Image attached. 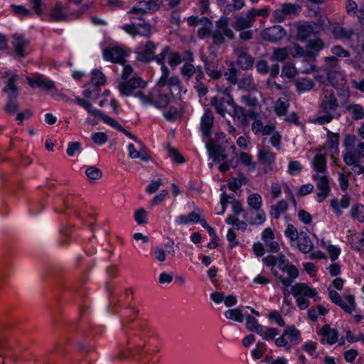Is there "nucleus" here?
<instances>
[{
  "label": "nucleus",
  "mask_w": 364,
  "mask_h": 364,
  "mask_svg": "<svg viewBox=\"0 0 364 364\" xmlns=\"http://www.w3.org/2000/svg\"><path fill=\"white\" fill-rule=\"evenodd\" d=\"M18 79V75H14L8 80L6 86L2 89L3 92L8 94V99L4 109L8 114H14L18 110V89L16 82Z\"/></svg>",
  "instance_id": "nucleus-1"
},
{
  "label": "nucleus",
  "mask_w": 364,
  "mask_h": 364,
  "mask_svg": "<svg viewBox=\"0 0 364 364\" xmlns=\"http://www.w3.org/2000/svg\"><path fill=\"white\" fill-rule=\"evenodd\" d=\"M324 21L319 19L314 23H304L297 28L296 38L301 41H309L316 38V35L323 28Z\"/></svg>",
  "instance_id": "nucleus-2"
},
{
  "label": "nucleus",
  "mask_w": 364,
  "mask_h": 364,
  "mask_svg": "<svg viewBox=\"0 0 364 364\" xmlns=\"http://www.w3.org/2000/svg\"><path fill=\"white\" fill-rule=\"evenodd\" d=\"M229 39H233L234 33L231 29L228 28V20L227 18L223 17L216 22V28L212 33L213 43L216 46H220L225 42V37Z\"/></svg>",
  "instance_id": "nucleus-3"
},
{
  "label": "nucleus",
  "mask_w": 364,
  "mask_h": 364,
  "mask_svg": "<svg viewBox=\"0 0 364 364\" xmlns=\"http://www.w3.org/2000/svg\"><path fill=\"white\" fill-rule=\"evenodd\" d=\"M156 48V44L151 41H147L143 46H138L135 50L136 60L144 63L154 60Z\"/></svg>",
  "instance_id": "nucleus-4"
},
{
  "label": "nucleus",
  "mask_w": 364,
  "mask_h": 364,
  "mask_svg": "<svg viewBox=\"0 0 364 364\" xmlns=\"http://www.w3.org/2000/svg\"><path fill=\"white\" fill-rule=\"evenodd\" d=\"M146 86V82L140 77H132L127 82L119 83L118 87L120 93L123 95L129 96L132 94L135 95L134 91L136 88H144Z\"/></svg>",
  "instance_id": "nucleus-5"
},
{
  "label": "nucleus",
  "mask_w": 364,
  "mask_h": 364,
  "mask_svg": "<svg viewBox=\"0 0 364 364\" xmlns=\"http://www.w3.org/2000/svg\"><path fill=\"white\" fill-rule=\"evenodd\" d=\"M103 56L106 60L124 65V58L127 56V53L119 46L109 47L103 50Z\"/></svg>",
  "instance_id": "nucleus-6"
},
{
  "label": "nucleus",
  "mask_w": 364,
  "mask_h": 364,
  "mask_svg": "<svg viewBox=\"0 0 364 364\" xmlns=\"http://www.w3.org/2000/svg\"><path fill=\"white\" fill-rule=\"evenodd\" d=\"M135 97L140 98L144 104L154 105L159 109L166 107L170 102L169 97L166 94H159L155 101L153 100L152 97L146 96L141 91L136 92Z\"/></svg>",
  "instance_id": "nucleus-7"
},
{
  "label": "nucleus",
  "mask_w": 364,
  "mask_h": 364,
  "mask_svg": "<svg viewBox=\"0 0 364 364\" xmlns=\"http://www.w3.org/2000/svg\"><path fill=\"white\" fill-rule=\"evenodd\" d=\"M286 36V31L281 26H274L264 29L262 32L264 40L269 42H277Z\"/></svg>",
  "instance_id": "nucleus-8"
},
{
  "label": "nucleus",
  "mask_w": 364,
  "mask_h": 364,
  "mask_svg": "<svg viewBox=\"0 0 364 364\" xmlns=\"http://www.w3.org/2000/svg\"><path fill=\"white\" fill-rule=\"evenodd\" d=\"M234 103V100L230 95L222 97H214L210 100L211 106L214 107L217 112L222 117H225L227 112L225 105L232 106Z\"/></svg>",
  "instance_id": "nucleus-9"
},
{
  "label": "nucleus",
  "mask_w": 364,
  "mask_h": 364,
  "mask_svg": "<svg viewBox=\"0 0 364 364\" xmlns=\"http://www.w3.org/2000/svg\"><path fill=\"white\" fill-rule=\"evenodd\" d=\"M136 146L130 144L128 146L129 156L130 158L136 159H140L143 161H149L151 159L150 156L146 151V147L141 141H139Z\"/></svg>",
  "instance_id": "nucleus-10"
},
{
  "label": "nucleus",
  "mask_w": 364,
  "mask_h": 364,
  "mask_svg": "<svg viewBox=\"0 0 364 364\" xmlns=\"http://www.w3.org/2000/svg\"><path fill=\"white\" fill-rule=\"evenodd\" d=\"M214 117L213 112L208 109L201 118L200 129L203 136L208 138L209 141H212L211 129L213 126Z\"/></svg>",
  "instance_id": "nucleus-11"
},
{
  "label": "nucleus",
  "mask_w": 364,
  "mask_h": 364,
  "mask_svg": "<svg viewBox=\"0 0 364 364\" xmlns=\"http://www.w3.org/2000/svg\"><path fill=\"white\" fill-rule=\"evenodd\" d=\"M28 41L21 35H14L12 45L14 46V52L18 58H22L26 56V50L28 46Z\"/></svg>",
  "instance_id": "nucleus-12"
},
{
  "label": "nucleus",
  "mask_w": 364,
  "mask_h": 364,
  "mask_svg": "<svg viewBox=\"0 0 364 364\" xmlns=\"http://www.w3.org/2000/svg\"><path fill=\"white\" fill-rule=\"evenodd\" d=\"M337 98L333 93L329 95H325L321 104V109L323 113L334 114L338 107Z\"/></svg>",
  "instance_id": "nucleus-13"
},
{
  "label": "nucleus",
  "mask_w": 364,
  "mask_h": 364,
  "mask_svg": "<svg viewBox=\"0 0 364 364\" xmlns=\"http://www.w3.org/2000/svg\"><path fill=\"white\" fill-rule=\"evenodd\" d=\"M257 71L262 75H265L269 72L272 78L276 77L279 73V65L278 63L273 64L271 68L269 67L265 60H259L256 63Z\"/></svg>",
  "instance_id": "nucleus-14"
},
{
  "label": "nucleus",
  "mask_w": 364,
  "mask_h": 364,
  "mask_svg": "<svg viewBox=\"0 0 364 364\" xmlns=\"http://www.w3.org/2000/svg\"><path fill=\"white\" fill-rule=\"evenodd\" d=\"M274 275L280 280L284 287H287L291 285L293 279L296 278L299 275L298 269L292 264H290L285 271H287L289 278H285L282 275H279L275 269H272Z\"/></svg>",
  "instance_id": "nucleus-15"
},
{
  "label": "nucleus",
  "mask_w": 364,
  "mask_h": 364,
  "mask_svg": "<svg viewBox=\"0 0 364 364\" xmlns=\"http://www.w3.org/2000/svg\"><path fill=\"white\" fill-rule=\"evenodd\" d=\"M291 293L294 296L303 295L309 298L314 297L317 294L316 289L310 288L305 283H296L291 287Z\"/></svg>",
  "instance_id": "nucleus-16"
},
{
  "label": "nucleus",
  "mask_w": 364,
  "mask_h": 364,
  "mask_svg": "<svg viewBox=\"0 0 364 364\" xmlns=\"http://www.w3.org/2000/svg\"><path fill=\"white\" fill-rule=\"evenodd\" d=\"M237 64L242 70L251 69L254 65V58L248 54L244 49L237 50Z\"/></svg>",
  "instance_id": "nucleus-17"
},
{
  "label": "nucleus",
  "mask_w": 364,
  "mask_h": 364,
  "mask_svg": "<svg viewBox=\"0 0 364 364\" xmlns=\"http://www.w3.org/2000/svg\"><path fill=\"white\" fill-rule=\"evenodd\" d=\"M297 245L303 253H309L314 249V243L310 237L303 231L299 233Z\"/></svg>",
  "instance_id": "nucleus-18"
},
{
  "label": "nucleus",
  "mask_w": 364,
  "mask_h": 364,
  "mask_svg": "<svg viewBox=\"0 0 364 364\" xmlns=\"http://www.w3.org/2000/svg\"><path fill=\"white\" fill-rule=\"evenodd\" d=\"M324 48V43L321 38L309 39L306 46V56L314 57Z\"/></svg>",
  "instance_id": "nucleus-19"
},
{
  "label": "nucleus",
  "mask_w": 364,
  "mask_h": 364,
  "mask_svg": "<svg viewBox=\"0 0 364 364\" xmlns=\"http://www.w3.org/2000/svg\"><path fill=\"white\" fill-rule=\"evenodd\" d=\"M250 210L244 214V218L250 224V225H261L262 224L266 219L265 213L263 210Z\"/></svg>",
  "instance_id": "nucleus-20"
},
{
  "label": "nucleus",
  "mask_w": 364,
  "mask_h": 364,
  "mask_svg": "<svg viewBox=\"0 0 364 364\" xmlns=\"http://www.w3.org/2000/svg\"><path fill=\"white\" fill-rule=\"evenodd\" d=\"M62 2L57 1L55 6L52 8L50 14V21L55 22L65 21L68 16L62 10Z\"/></svg>",
  "instance_id": "nucleus-21"
},
{
  "label": "nucleus",
  "mask_w": 364,
  "mask_h": 364,
  "mask_svg": "<svg viewBox=\"0 0 364 364\" xmlns=\"http://www.w3.org/2000/svg\"><path fill=\"white\" fill-rule=\"evenodd\" d=\"M232 112L230 113L232 117H234L235 119H237L240 124L241 127H246L248 125V120L245 117L246 110L241 106L233 104L232 106Z\"/></svg>",
  "instance_id": "nucleus-22"
},
{
  "label": "nucleus",
  "mask_w": 364,
  "mask_h": 364,
  "mask_svg": "<svg viewBox=\"0 0 364 364\" xmlns=\"http://www.w3.org/2000/svg\"><path fill=\"white\" fill-rule=\"evenodd\" d=\"M321 333L326 337V342L330 345L334 344L338 341V331L335 328H331L328 324L322 327Z\"/></svg>",
  "instance_id": "nucleus-23"
},
{
  "label": "nucleus",
  "mask_w": 364,
  "mask_h": 364,
  "mask_svg": "<svg viewBox=\"0 0 364 364\" xmlns=\"http://www.w3.org/2000/svg\"><path fill=\"white\" fill-rule=\"evenodd\" d=\"M316 187L320 191L317 193V196L320 198L318 201L322 202L328 196L331 190L328 178L327 177L321 178V181L316 183Z\"/></svg>",
  "instance_id": "nucleus-24"
},
{
  "label": "nucleus",
  "mask_w": 364,
  "mask_h": 364,
  "mask_svg": "<svg viewBox=\"0 0 364 364\" xmlns=\"http://www.w3.org/2000/svg\"><path fill=\"white\" fill-rule=\"evenodd\" d=\"M92 82L95 85V89L97 91L95 99L99 97V92L100 89L99 86L103 85L105 83V75L100 70H95L92 73Z\"/></svg>",
  "instance_id": "nucleus-25"
},
{
  "label": "nucleus",
  "mask_w": 364,
  "mask_h": 364,
  "mask_svg": "<svg viewBox=\"0 0 364 364\" xmlns=\"http://www.w3.org/2000/svg\"><path fill=\"white\" fill-rule=\"evenodd\" d=\"M350 205V197L348 195H344L339 201L338 199L334 198L331 202V206L333 209V210L336 212L337 215L341 214V210L339 208V206L341 208H348Z\"/></svg>",
  "instance_id": "nucleus-26"
},
{
  "label": "nucleus",
  "mask_w": 364,
  "mask_h": 364,
  "mask_svg": "<svg viewBox=\"0 0 364 364\" xmlns=\"http://www.w3.org/2000/svg\"><path fill=\"white\" fill-rule=\"evenodd\" d=\"M257 334L262 336L265 340L273 339L279 333V330L276 328L270 327H257Z\"/></svg>",
  "instance_id": "nucleus-27"
},
{
  "label": "nucleus",
  "mask_w": 364,
  "mask_h": 364,
  "mask_svg": "<svg viewBox=\"0 0 364 364\" xmlns=\"http://www.w3.org/2000/svg\"><path fill=\"white\" fill-rule=\"evenodd\" d=\"M348 304H345L343 300L341 299L340 302H338L336 305L342 308L346 313L351 314L352 311L355 309V299L353 295H347L345 296Z\"/></svg>",
  "instance_id": "nucleus-28"
},
{
  "label": "nucleus",
  "mask_w": 364,
  "mask_h": 364,
  "mask_svg": "<svg viewBox=\"0 0 364 364\" xmlns=\"http://www.w3.org/2000/svg\"><path fill=\"white\" fill-rule=\"evenodd\" d=\"M259 160L263 164H271L274 161L275 156L269 150L263 148L259 151Z\"/></svg>",
  "instance_id": "nucleus-29"
},
{
  "label": "nucleus",
  "mask_w": 364,
  "mask_h": 364,
  "mask_svg": "<svg viewBox=\"0 0 364 364\" xmlns=\"http://www.w3.org/2000/svg\"><path fill=\"white\" fill-rule=\"evenodd\" d=\"M202 60L205 62V70L208 75L213 79H218L221 76V73L217 69L215 65L210 61H208L203 58Z\"/></svg>",
  "instance_id": "nucleus-30"
},
{
  "label": "nucleus",
  "mask_w": 364,
  "mask_h": 364,
  "mask_svg": "<svg viewBox=\"0 0 364 364\" xmlns=\"http://www.w3.org/2000/svg\"><path fill=\"white\" fill-rule=\"evenodd\" d=\"M200 21L204 22V27L198 31V37L200 38H204L209 36H212L213 31H211L210 28L212 26V22L206 17H203Z\"/></svg>",
  "instance_id": "nucleus-31"
},
{
  "label": "nucleus",
  "mask_w": 364,
  "mask_h": 364,
  "mask_svg": "<svg viewBox=\"0 0 364 364\" xmlns=\"http://www.w3.org/2000/svg\"><path fill=\"white\" fill-rule=\"evenodd\" d=\"M314 169L318 172H324L326 169V160L322 154H316L313 160Z\"/></svg>",
  "instance_id": "nucleus-32"
},
{
  "label": "nucleus",
  "mask_w": 364,
  "mask_h": 364,
  "mask_svg": "<svg viewBox=\"0 0 364 364\" xmlns=\"http://www.w3.org/2000/svg\"><path fill=\"white\" fill-rule=\"evenodd\" d=\"M289 57V53L287 48H279L274 50L272 58L273 60L278 62H284Z\"/></svg>",
  "instance_id": "nucleus-33"
},
{
  "label": "nucleus",
  "mask_w": 364,
  "mask_h": 364,
  "mask_svg": "<svg viewBox=\"0 0 364 364\" xmlns=\"http://www.w3.org/2000/svg\"><path fill=\"white\" fill-rule=\"evenodd\" d=\"M225 316L227 318L242 323L244 320V316L242 311L239 309H229L225 311Z\"/></svg>",
  "instance_id": "nucleus-34"
},
{
  "label": "nucleus",
  "mask_w": 364,
  "mask_h": 364,
  "mask_svg": "<svg viewBox=\"0 0 364 364\" xmlns=\"http://www.w3.org/2000/svg\"><path fill=\"white\" fill-rule=\"evenodd\" d=\"M350 215L360 223L364 222V205L360 204L353 205L350 210Z\"/></svg>",
  "instance_id": "nucleus-35"
},
{
  "label": "nucleus",
  "mask_w": 364,
  "mask_h": 364,
  "mask_svg": "<svg viewBox=\"0 0 364 364\" xmlns=\"http://www.w3.org/2000/svg\"><path fill=\"white\" fill-rule=\"evenodd\" d=\"M248 205L255 211L262 210V197L259 194H252L247 198Z\"/></svg>",
  "instance_id": "nucleus-36"
},
{
  "label": "nucleus",
  "mask_w": 364,
  "mask_h": 364,
  "mask_svg": "<svg viewBox=\"0 0 364 364\" xmlns=\"http://www.w3.org/2000/svg\"><path fill=\"white\" fill-rule=\"evenodd\" d=\"M346 109L352 111L353 113V119L355 120H359L363 118L364 117V109L360 105H348L346 107Z\"/></svg>",
  "instance_id": "nucleus-37"
},
{
  "label": "nucleus",
  "mask_w": 364,
  "mask_h": 364,
  "mask_svg": "<svg viewBox=\"0 0 364 364\" xmlns=\"http://www.w3.org/2000/svg\"><path fill=\"white\" fill-rule=\"evenodd\" d=\"M252 20L248 18L247 16L246 18L240 17L236 19L233 27L237 31H242L252 26Z\"/></svg>",
  "instance_id": "nucleus-38"
},
{
  "label": "nucleus",
  "mask_w": 364,
  "mask_h": 364,
  "mask_svg": "<svg viewBox=\"0 0 364 364\" xmlns=\"http://www.w3.org/2000/svg\"><path fill=\"white\" fill-rule=\"evenodd\" d=\"M288 208V204L286 200H281L275 205L272 206V210L275 218H279L280 214L286 211Z\"/></svg>",
  "instance_id": "nucleus-39"
},
{
  "label": "nucleus",
  "mask_w": 364,
  "mask_h": 364,
  "mask_svg": "<svg viewBox=\"0 0 364 364\" xmlns=\"http://www.w3.org/2000/svg\"><path fill=\"white\" fill-rule=\"evenodd\" d=\"M86 176L92 181L99 180L102 176V173L100 168L95 166H89L85 171Z\"/></svg>",
  "instance_id": "nucleus-40"
},
{
  "label": "nucleus",
  "mask_w": 364,
  "mask_h": 364,
  "mask_svg": "<svg viewBox=\"0 0 364 364\" xmlns=\"http://www.w3.org/2000/svg\"><path fill=\"white\" fill-rule=\"evenodd\" d=\"M262 326L258 323L257 320L255 317L250 315L246 316V327L249 331L257 333V327Z\"/></svg>",
  "instance_id": "nucleus-41"
},
{
  "label": "nucleus",
  "mask_w": 364,
  "mask_h": 364,
  "mask_svg": "<svg viewBox=\"0 0 364 364\" xmlns=\"http://www.w3.org/2000/svg\"><path fill=\"white\" fill-rule=\"evenodd\" d=\"M282 9H283L286 16L291 14L295 15L299 13V11H300L301 6L296 4L286 3L282 4Z\"/></svg>",
  "instance_id": "nucleus-42"
},
{
  "label": "nucleus",
  "mask_w": 364,
  "mask_h": 364,
  "mask_svg": "<svg viewBox=\"0 0 364 364\" xmlns=\"http://www.w3.org/2000/svg\"><path fill=\"white\" fill-rule=\"evenodd\" d=\"M269 15L268 10L266 8H263L259 10H256L255 9H252L249 10L246 14L248 18L254 21V18L255 16H259L262 17H267Z\"/></svg>",
  "instance_id": "nucleus-43"
},
{
  "label": "nucleus",
  "mask_w": 364,
  "mask_h": 364,
  "mask_svg": "<svg viewBox=\"0 0 364 364\" xmlns=\"http://www.w3.org/2000/svg\"><path fill=\"white\" fill-rule=\"evenodd\" d=\"M297 72L294 65L290 63H287L282 68L281 76H285L289 79L294 78Z\"/></svg>",
  "instance_id": "nucleus-44"
},
{
  "label": "nucleus",
  "mask_w": 364,
  "mask_h": 364,
  "mask_svg": "<svg viewBox=\"0 0 364 364\" xmlns=\"http://www.w3.org/2000/svg\"><path fill=\"white\" fill-rule=\"evenodd\" d=\"M288 106L289 104L286 101L282 100L281 98L279 99L275 105V112L277 114V115H285Z\"/></svg>",
  "instance_id": "nucleus-45"
},
{
  "label": "nucleus",
  "mask_w": 364,
  "mask_h": 364,
  "mask_svg": "<svg viewBox=\"0 0 364 364\" xmlns=\"http://www.w3.org/2000/svg\"><path fill=\"white\" fill-rule=\"evenodd\" d=\"M168 151L169 156L176 163L182 164L185 161L183 156L178 152V149L168 146Z\"/></svg>",
  "instance_id": "nucleus-46"
},
{
  "label": "nucleus",
  "mask_w": 364,
  "mask_h": 364,
  "mask_svg": "<svg viewBox=\"0 0 364 364\" xmlns=\"http://www.w3.org/2000/svg\"><path fill=\"white\" fill-rule=\"evenodd\" d=\"M300 334V331L294 326H287L283 331V336H289L292 340L298 339Z\"/></svg>",
  "instance_id": "nucleus-47"
},
{
  "label": "nucleus",
  "mask_w": 364,
  "mask_h": 364,
  "mask_svg": "<svg viewBox=\"0 0 364 364\" xmlns=\"http://www.w3.org/2000/svg\"><path fill=\"white\" fill-rule=\"evenodd\" d=\"M239 87L244 90H255V85L250 76L245 77L239 81Z\"/></svg>",
  "instance_id": "nucleus-48"
},
{
  "label": "nucleus",
  "mask_w": 364,
  "mask_h": 364,
  "mask_svg": "<svg viewBox=\"0 0 364 364\" xmlns=\"http://www.w3.org/2000/svg\"><path fill=\"white\" fill-rule=\"evenodd\" d=\"M240 161L245 166L250 167V169H255L256 164L252 161V156L249 154L242 152L240 154Z\"/></svg>",
  "instance_id": "nucleus-49"
},
{
  "label": "nucleus",
  "mask_w": 364,
  "mask_h": 364,
  "mask_svg": "<svg viewBox=\"0 0 364 364\" xmlns=\"http://www.w3.org/2000/svg\"><path fill=\"white\" fill-rule=\"evenodd\" d=\"M314 84L313 81L308 79H301L297 83L296 87L297 89L300 91L303 90H310L313 88Z\"/></svg>",
  "instance_id": "nucleus-50"
},
{
  "label": "nucleus",
  "mask_w": 364,
  "mask_h": 364,
  "mask_svg": "<svg viewBox=\"0 0 364 364\" xmlns=\"http://www.w3.org/2000/svg\"><path fill=\"white\" fill-rule=\"evenodd\" d=\"M137 35L149 37L151 35V26L148 23H139L137 25Z\"/></svg>",
  "instance_id": "nucleus-51"
},
{
  "label": "nucleus",
  "mask_w": 364,
  "mask_h": 364,
  "mask_svg": "<svg viewBox=\"0 0 364 364\" xmlns=\"http://www.w3.org/2000/svg\"><path fill=\"white\" fill-rule=\"evenodd\" d=\"M285 235L291 241L297 240L299 237V234L296 228L291 224H289L287 225V230H285Z\"/></svg>",
  "instance_id": "nucleus-52"
},
{
  "label": "nucleus",
  "mask_w": 364,
  "mask_h": 364,
  "mask_svg": "<svg viewBox=\"0 0 364 364\" xmlns=\"http://www.w3.org/2000/svg\"><path fill=\"white\" fill-rule=\"evenodd\" d=\"M98 117H100L104 122L112 126V127L117 129L118 130L122 128V125L119 124L114 119L105 114L102 112H101V114H100Z\"/></svg>",
  "instance_id": "nucleus-53"
},
{
  "label": "nucleus",
  "mask_w": 364,
  "mask_h": 364,
  "mask_svg": "<svg viewBox=\"0 0 364 364\" xmlns=\"http://www.w3.org/2000/svg\"><path fill=\"white\" fill-rule=\"evenodd\" d=\"M328 146L331 149H336L337 150L339 141V135L338 134H334L331 132H328Z\"/></svg>",
  "instance_id": "nucleus-54"
},
{
  "label": "nucleus",
  "mask_w": 364,
  "mask_h": 364,
  "mask_svg": "<svg viewBox=\"0 0 364 364\" xmlns=\"http://www.w3.org/2000/svg\"><path fill=\"white\" fill-rule=\"evenodd\" d=\"M195 71L196 68L191 63H186L181 68V74L187 77V80L191 78Z\"/></svg>",
  "instance_id": "nucleus-55"
},
{
  "label": "nucleus",
  "mask_w": 364,
  "mask_h": 364,
  "mask_svg": "<svg viewBox=\"0 0 364 364\" xmlns=\"http://www.w3.org/2000/svg\"><path fill=\"white\" fill-rule=\"evenodd\" d=\"M134 219L138 224L146 223V211L144 208H140L134 213Z\"/></svg>",
  "instance_id": "nucleus-56"
},
{
  "label": "nucleus",
  "mask_w": 364,
  "mask_h": 364,
  "mask_svg": "<svg viewBox=\"0 0 364 364\" xmlns=\"http://www.w3.org/2000/svg\"><path fill=\"white\" fill-rule=\"evenodd\" d=\"M11 8L14 13L20 17L28 16L31 14V11L26 9L23 6H17L12 4Z\"/></svg>",
  "instance_id": "nucleus-57"
},
{
  "label": "nucleus",
  "mask_w": 364,
  "mask_h": 364,
  "mask_svg": "<svg viewBox=\"0 0 364 364\" xmlns=\"http://www.w3.org/2000/svg\"><path fill=\"white\" fill-rule=\"evenodd\" d=\"M92 140L97 144H104L107 141V135L104 132H97L92 134Z\"/></svg>",
  "instance_id": "nucleus-58"
},
{
  "label": "nucleus",
  "mask_w": 364,
  "mask_h": 364,
  "mask_svg": "<svg viewBox=\"0 0 364 364\" xmlns=\"http://www.w3.org/2000/svg\"><path fill=\"white\" fill-rule=\"evenodd\" d=\"M334 34L339 38H349L353 35V32L351 31H347L342 27H336L333 29Z\"/></svg>",
  "instance_id": "nucleus-59"
},
{
  "label": "nucleus",
  "mask_w": 364,
  "mask_h": 364,
  "mask_svg": "<svg viewBox=\"0 0 364 364\" xmlns=\"http://www.w3.org/2000/svg\"><path fill=\"white\" fill-rule=\"evenodd\" d=\"M268 317L269 319L276 321L280 326H284L286 325L282 316L277 311H272V312H270Z\"/></svg>",
  "instance_id": "nucleus-60"
},
{
  "label": "nucleus",
  "mask_w": 364,
  "mask_h": 364,
  "mask_svg": "<svg viewBox=\"0 0 364 364\" xmlns=\"http://www.w3.org/2000/svg\"><path fill=\"white\" fill-rule=\"evenodd\" d=\"M162 185L161 179L159 178L157 181H151L146 188L148 193L152 194L155 193L159 188Z\"/></svg>",
  "instance_id": "nucleus-61"
},
{
  "label": "nucleus",
  "mask_w": 364,
  "mask_h": 364,
  "mask_svg": "<svg viewBox=\"0 0 364 364\" xmlns=\"http://www.w3.org/2000/svg\"><path fill=\"white\" fill-rule=\"evenodd\" d=\"M206 147L208 151H211L216 154H223L225 153V148H223L220 145L215 144L214 143H213V141H210V143H208L206 144Z\"/></svg>",
  "instance_id": "nucleus-62"
},
{
  "label": "nucleus",
  "mask_w": 364,
  "mask_h": 364,
  "mask_svg": "<svg viewBox=\"0 0 364 364\" xmlns=\"http://www.w3.org/2000/svg\"><path fill=\"white\" fill-rule=\"evenodd\" d=\"M80 151V143L75 141V142H70L68 144V148H67V154L69 156H73L75 155V153L76 151Z\"/></svg>",
  "instance_id": "nucleus-63"
},
{
  "label": "nucleus",
  "mask_w": 364,
  "mask_h": 364,
  "mask_svg": "<svg viewBox=\"0 0 364 364\" xmlns=\"http://www.w3.org/2000/svg\"><path fill=\"white\" fill-rule=\"evenodd\" d=\"M182 62V58L178 53H171L168 58V64L171 67H175Z\"/></svg>",
  "instance_id": "nucleus-64"
}]
</instances>
